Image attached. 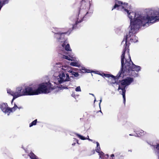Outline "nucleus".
Masks as SVG:
<instances>
[{
  "instance_id": "f257e3e1",
  "label": "nucleus",
  "mask_w": 159,
  "mask_h": 159,
  "mask_svg": "<svg viewBox=\"0 0 159 159\" xmlns=\"http://www.w3.org/2000/svg\"><path fill=\"white\" fill-rule=\"evenodd\" d=\"M127 3H123L122 2L117 1L114 7V9L120 10L126 13L127 16L130 20L131 30L128 34L126 35L125 40L122 42V44H124L125 48L123 52L125 50V48H128L127 45V42L135 43L137 41V37L135 34L141 27H148L150 24H153L159 20V9L153 10L151 9H146L145 13H141L128 10L127 9Z\"/></svg>"
},
{
  "instance_id": "f03ea898",
  "label": "nucleus",
  "mask_w": 159,
  "mask_h": 159,
  "mask_svg": "<svg viewBox=\"0 0 159 159\" xmlns=\"http://www.w3.org/2000/svg\"><path fill=\"white\" fill-rule=\"evenodd\" d=\"M54 29L57 31L56 33H55V38L59 43V52L62 55V57L69 61H74L70 63V65L71 66L78 67L80 71H84V70H81L82 67H83L81 66L80 62L77 58L73 57L72 56H68L64 55L66 53V51H71L70 45L66 41V39L64 37V34L66 33L61 32L60 29L59 28H55Z\"/></svg>"
},
{
  "instance_id": "7ed1b4c3",
  "label": "nucleus",
  "mask_w": 159,
  "mask_h": 159,
  "mask_svg": "<svg viewBox=\"0 0 159 159\" xmlns=\"http://www.w3.org/2000/svg\"><path fill=\"white\" fill-rule=\"evenodd\" d=\"M125 50L122 53L121 56L122 68L116 76L119 79L122 78L127 75H132L134 77L138 76V74L135 71L138 72L141 70V67L134 64L131 61L130 56L128 48H125Z\"/></svg>"
},
{
  "instance_id": "20e7f679",
  "label": "nucleus",
  "mask_w": 159,
  "mask_h": 159,
  "mask_svg": "<svg viewBox=\"0 0 159 159\" xmlns=\"http://www.w3.org/2000/svg\"><path fill=\"white\" fill-rule=\"evenodd\" d=\"M55 83L48 82L47 83H43L38 85L37 89L38 94H47L51 92L57 87Z\"/></svg>"
},
{
  "instance_id": "39448f33",
  "label": "nucleus",
  "mask_w": 159,
  "mask_h": 159,
  "mask_svg": "<svg viewBox=\"0 0 159 159\" xmlns=\"http://www.w3.org/2000/svg\"><path fill=\"white\" fill-rule=\"evenodd\" d=\"M133 78L128 77L121 81V84L119 86L118 90L122 95L124 102H125V87L130 84L134 82Z\"/></svg>"
},
{
  "instance_id": "423d86ee",
  "label": "nucleus",
  "mask_w": 159,
  "mask_h": 159,
  "mask_svg": "<svg viewBox=\"0 0 159 159\" xmlns=\"http://www.w3.org/2000/svg\"><path fill=\"white\" fill-rule=\"evenodd\" d=\"M53 70L56 72H60L63 70L69 72H72L71 67L67 65L62 66L60 63H56L53 65Z\"/></svg>"
},
{
  "instance_id": "0eeeda50",
  "label": "nucleus",
  "mask_w": 159,
  "mask_h": 159,
  "mask_svg": "<svg viewBox=\"0 0 159 159\" xmlns=\"http://www.w3.org/2000/svg\"><path fill=\"white\" fill-rule=\"evenodd\" d=\"M36 87V85H34L32 87L30 86L25 87L24 89L25 96L38 95Z\"/></svg>"
},
{
  "instance_id": "6e6552de",
  "label": "nucleus",
  "mask_w": 159,
  "mask_h": 159,
  "mask_svg": "<svg viewBox=\"0 0 159 159\" xmlns=\"http://www.w3.org/2000/svg\"><path fill=\"white\" fill-rule=\"evenodd\" d=\"M81 70H84V71H83V72H87V73H93L95 74H98L103 77H111L114 79H115L116 76H114L112 75H110L109 74H105L104 73H101V72L99 71H92L90 70L87 69L84 67H82V68L81 69Z\"/></svg>"
},
{
  "instance_id": "1a4fd4ad",
  "label": "nucleus",
  "mask_w": 159,
  "mask_h": 159,
  "mask_svg": "<svg viewBox=\"0 0 159 159\" xmlns=\"http://www.w3.org/2000/svg\"><path fill=\"white\" fill-rule=\"evenodd\" d=\"M70 77L67 74H65L63 72L59 73L57 77V80L60 84L66 81H68L70 80Z\"/></svg>"
},
{
  "instance_id": "9d476101",
  "label": "nucleus",
  "mask_w": 159,
  "mask_h": 159,
  "mask_svg": "<svg viewBox=\"0 0 159 159\" xmlns=\"http://www.w3.org/2000/svg\"><path fill=\"white\" fill-rule=\"evenodd\" d=\"M25 96V89H23L22 86H19L16 87V91L14 97L16 98L22 96Z\"/></svg>"
},
{
  "instance_id": "9b49d317",
  "label": "nucleus",
  "mask_w": 159,
  "mask_h": 159,
  "mask_svg": "<svg viewBox=\"0 0 159 159\" xmlns=\"http://www.w3.org/2000/svg\"><path fill=\"white\" fill-rule=\"evenodd\" d=\"M93 142L97 144V146L96 148L95 151L99 154L100 157L99 159H107V158L109 157V155L108 154H106L104 156V153L100 151V148L99 143L95 141Z\"/></svg>"
},
{
  "instance_id": "f8f14e48",
  "label": "nucleus",
  "mask_w": 159,
  "mask_h": 159,
  "mask_svg": "<svg viewBox=\"0 0 159 159\" xmlns=\"http://www.w3.org/2000/svg\"><path fill=\"white\" fill-rule=\"evenodd\" d=\"M0 108L1 110L5 114L8 116L9 115V112L10 111V107H8V106L7 103H2L0 104Z\"/></svg>"
},
{
  "instance_id": "ddd939ff",
  "label": "nucleus",
  "mask_w": 159,
  "mask_h": 159,
  "mask_svg": "<svg viewBox=\"0 0 159 159\" xmlns=\"http://www.w3.org/2000/svg\"><path fill=\"white\" fill-rule=\"evenodd\" d=\"M134 132L135 134V135L138 137L143 136L146 134L145 131L139 129H138L137 130H134Z\"/></svg>"
},
{
  "instance_id": "4468645a",
  "label": "nucleus",
  "mask_w": 159,
  "mask_h": 159,
  "mask_svg": "<svg viewBox=\"0 0 159 159\" xmlns=\"http://www.w3.org/2000/svg\"><path fill=\"white\" fill-rule=\"evenodd\" d=\"M7 92L8 94L10 95L13 97V98L11 101V103H12L13 100L16 99V98H15L14 97V94H15V92H14L10 89L9 88L7 89Z\"/></svg>"
},
{
  "instance_id": "2eb2a0df",
  "label": "nucleus",
  "mask_w": 159,
  "mask_h": 159,
  "mask_svg": "<svg viewBox=\"0 0 159 159\" xmlns=\"http://www.w3.org/2000/svg\"><path fill=\"white\" fill-rule=\"evenodd\" d=\"M17 108L20 109L22 108V107H18L16 104H14V107L12 108H11L10 107L9 110L10 111L9 112V115L11 113L15 111Z\"/></svg>"
},
{
  "instance_id": "dca6fc26",
  "label": "nucleus",
  "mask_w": 159,
  "mask_h": 159,
  "mask_svg": "<svg viewBox=\"0 0 159 159\" xmlns=\"http://www.w3.org/2000/svg\"><path fill=\"white\" fill-rule=\"evenodd\" d=\"M79 138L82 140H84L86 139H88L89 141H92L93 140L92 139H91L89 138V137L88 136H87V138H85L84 136L79 134H75Z\"/></svg>"
},
{
  "instance_id": "f3484780",
  "label": "nucleus",
  "mask_w": 159,
  "mask_h": 159,
  "mask_svg": "<svg viewBox=\"0 0 159 159\" xmlns=\"http://www.w3.org/2000/svg\"><path fill=\"white\" fill-rule=\"evenodd\" d=\"M30 158L31 159H38L36 157L33 152H30L29 155Z\"/></svg>"
},
{
  "instance_id": "a211bd4d",
  "label": "nucleus",
  "mask_w": 159,
  "mask_h": 159,
  "mask_svg": "<svg viewBox=\"0 0 159 159\" xmlns=\"http://www.w3.org/2000/svg\"><path fill=\"white\" fill-rule=\"evenodd\" d=\"M37 122V120H35L33 122H32L30 124L29 126L30 127H31L33 125H35L36 124V123Z\"/></svg>"
},
{
  "instance_id": "6ab92c4d",
  "label": "nucleus",
  "mask_w": 159,
  "mask_h": 159,
  "mask_svg": "<svg viewBox=\"0 0 159 159\" xmlns=\"http://www.w3.org/2000/svg\"><path fill=\"white\" fill-rule=\"evenodd\" d=\"M84 18V17H83L82 19L81 17L78 18L75 22L76 24H77L78 23L81 22L82 21Z\"/></svg>"
},
{
  "instance_id": "aec40b11",
  "label": "nucleus",
  "mask_w": 159,
  "mask_h": 159,
  "mask_svg": "<svg viewBox=\"0 0 159 159\" xmlns=\"http://www.w3.org/2000/svg\"><path fill=\"white\" fill-rule=\"evenodd\" d=\"M71 73L72 75H74L75 77H78L79 75V74L77 72H75L72 70V72H70Z\"/></svg>"
},
{
  "instance_id": "412c9836",
  "label": "nucleus",
  "mask_w": 159,
  "mask_h": 159,
  "mask_svg": "<svg viewBox=\"0 0 159 159\" xmlns=\"http://www.w3.org/2000/svg\"><path fill=\"white\" fill-rule=\"evenodd\" d=\"M75 91L76 92H81V89L80 86L77 87L75 89Z\"/></svg>"
},
{
  "instance_id": "4be33fe9",
  "label": "nucleus",
  "mask_w": 159,
  "mask_h": 159,
  "mask_svg": "<svg viewBox=\"0 0 159 159\" xmlns=\"http://www.w3.org/2000/svg\"><path fill=\"white\" fill-rule=\"evenodd\" d=\"M71 95V96H72V97H75V93H72V94Z\"/></svg>"
},
{
  "instance_id": "5701e85b",
  "label": "nucleus",
  "mask_w": 159,
  "mask_h": 159,
  "mask_svg": "<svg viewBox=\"0 0 159 159\" xmlns=\"http://www.w3.org/2000/svg\"><path fill=\"white\" fill-rule=\"evenodd\" d=\"M74 140L77 142V143H78V144H79V143H78V140H77L75 138H74Z\"/></svg>"
},
{
  "instance_id": "b1692460",
  "label": "nucleus",
  "mask_w": 159,
  "mask_h": 159,
  "mask_svg": "<svg viewBox=\"0 0 159 159\" xmlns=\"http://www.w3.org/2000/svg\"><path fill=\"white\" fill-rule=\"evenodd\" d=\"M102 101V98H101L100 100V103H99V106L100 107V104H101V103Z\"/></svg>"
},
{
  "instance_id": "393cba45",
  "label": "nucleus",
  "mask_w": 159,
  "mask_h": 159,
  "mask_svg": "<svg viewBox=\"0 0 159 159\" xmlns=\"http://www.w3.org/2000/svg\"><path fill=\"white\" fill-rule=\"evenodd\" d=\"M111 157L113 158L114 157V154H111Z\"/></svg>"
},
{
  "instance_id": "a878e982",
  "label": "nucleus",
  "mask_w": 159,
  "mask_h": 159,
  "mask_svg": "<svg viewBox=\"0 0 159 159\" xmlns=\"http://www.w3.org/2000/svg\"><path fill=\"white\" fill-rule=\"evenodd\" d=\"M75 25H73L72 26V29H73L75 28Z\"/></svg>"
},
{
  "instance_id": "bb28decb",
  "label": "nucleus",
  "mask_w": 159,
  "mask_h": 159,
  "mask_svg": "<svg viewBox=\"0 0 159 159\" xmlns=\"http://www.w3.org/2000/svg\"><path fill=\"white\" fill-rule=\"evenodd\" d=\"M90 94V95H92L93 96H94V97H95L94 95L93 94H92V93H89Z\"/></svg>"
},
{
  "instance_id": "cd10ccee",
  "label": "nucleus",
  "mask_w": 159,
  "mask_h": 159,
  "mask_svg": "<svg viewBox=\"0 0 159 159\" xmlns=\"http://www.w3.org/2000/svg\"><path fill=\"white\" fill-rule=\"evenodd\" d=\"M94 103L96 101V98L95 97H94Z\"/></svg>"
},
{
  "instance_id": "c85d7f7f",
  "label": "nucleus",
  "mask_w": 159,
  "mask_h": 159,
  "mask_svg": "<svg viewBox=\"0 0 159 159\" xmlns=\"http://www.w3.org/2000/svg\"><path fill=\"white\" fill-rule=\"evenodd\" d=\"M75 144V143H74L72 144V145H74Z\"/></svg>"
},
{
  "instance_id": "c756f323",
  "label": "nucleus",
  "mask_w": 159,
  "mask_h": 159,
  "mask_svg": "<svg viewBox=\"0 0 159 159\" xmlns=\"http://www.w3.org/2000/svg\"><path fill=\"white\" fill-rule=\"evenodd\" d=\"M129 135H131V134H129Z\"/></svg>"
}]
</instances>
